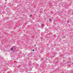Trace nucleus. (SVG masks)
Here are the masks:
<instances>
[{"instance_id": "obj_6", "label": "nucleus", "mask_w": 73, "mask_h": 73, "mask_svg": "<svg viewBox=\"0 0 73 73\" xmlns=\"http://www.w3.org/2000/svg\"><path fill=\"white\" fill-rule=\"evenodd\" d=\"M36 46V45L35 44V46Z\"/></svg>"}, {"instance_id": "obj_1", "label": "nucleus", "mask_w": 73, "mask_h": 73, "mask_svg": "<svg viewBox=\"0 0 73 73\" xmlns=\"http://www.w3.org/2000/svg\"><path fill=\"white\" fill-rule=\"evenodd\" d=\"M16 46H13L11 48V51H14L16 50Z\"/></svg>"}, {"instance_id": "obj_9", "label": "nucleus", "mask_w": 73, "mask_h": 73, "mask_svg": "<svg viewBox=\"0 0 73 73\" xmlns=\"http://www.w3.org/2000/svg\"><path fill=\"white\" fill-rule=\"evenodd\" d=\"M42 13H43V12H42Z\"/></svg>"}, {"instance_id": "obj_3", "label": "nucleus", "mask_w": 73, "mask_h": 73, "mask_svg": "<svg viewBox=\"0 0 73 73\" xmlns=\"http://www.w3.org/2000/svg\"><path fill=\"white\" fill-rule=\"evenodd\" d=\"M36 65H37V66L36 67V68H37V67H38V64H36Z\"/></svg>"}, {"instance_id": "obj_5", "label": "nucleus", "mask_w": 73, "mask_h": 73, "mask_svg": "<svg viewBox=\"0 0 73 73\" xmlns=\"http://www.w3.org/2000/svg\"><path fill=\"white\" fill-rule=\"evenodd\" d=\"M33 51H35V50L33 49Z\"/></svg>"}, {"instance_id": "obj_7", "label": "nucleus", "mask_w": 73, "mask_h": 73, "mask_svg": "<svg viewBox=\"0 0 73 73\" xmlns=\"http://www.w3.org/2000/svg\"><path fill=\"white\" fill-rule=\"evenodd\" d=\"M32 15H30V17H32Z\"/></svg>"}, {"instance_id": "obj_2", "label": "nucleus", "mask_w": 73, "mask_h": 73, "mask_svg": "<svg viewBox=\"0 0 73 73\" xmlns=\"http://www.w3.org/2000/svg\"><path fill=\"white\" fill-rule=\"evenodd\" d=\"M49 21L50 22L51 21H52V19H49Z\"/></svg>"}, {"instance_id": "obj_4", "label": "nucleus", "mask_w": 73, "mask_h": 73, "mask_svg": "<svg viewBox=\"0 0 73 73\" xmlns=\"http://www.w3.org/2000/svg\"><path fill=\"white\" fill-rule=\"evenodd\" d=\"M41 27L42 28H44V26L43 25V24H42Z\"/></svg>"}, {"instance_id": "obj_8", "label": "nucleus", "mask_w": 73, "mask_h": 73, "mask_svg": "<svg viewBox=\"0 0 73 73\" xmlns=\"http://www.w3.org/2000/svg\"><path fill=\"white\" fill-rule=\"evenodd\" d=\"M36 61H37V60H36V59H35Z\"/></svg>"}]
</instances>
